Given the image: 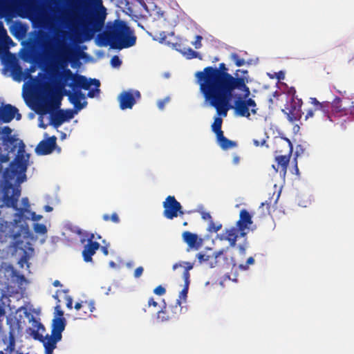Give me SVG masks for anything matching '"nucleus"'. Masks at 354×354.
<instances>
[{"label": "nucleus", "instance_id": "nucleus-1", "mask_svg": "<svg viewBox=\"0 0 354 354\" xmlns=\"http://www.w3.org/2000/svg\"><path fill=\"white\" fill-rule=\"evenodd\" d=\"M195 77L205 101L216 109L218 115H227L235 91L243 92L245 98L250 95L247 78L239 77L237 73L233 76L224 63H221L218 68L207 66L197 71Z\"/></svg>", "mask_w": 354, "mask_h": 354}, {"label": "nucleus", "instance_id": "nucleus-2", "mask_svg": "<svg viewBox=\"0 0 354 354\" xmlns=\"http://www.w3.org/2000/svg\"><path fill=\"white\" fill-rule=\"evenodd\" d=\"M3 179V185L2 187L1 201L3 205L8 208H12L17 212L14 214L13 222H8L4 220L0 221V232L1 236L5 237L17 239L21 235V230H15L19 225L28 218L26 213H30V203L27 197L21 199L22 207H18V201L21 196V187L15 179Z\"/></svg>", "mask_w": 354, "mask_h": 354}, {"label": "nucleus", "instance_id": "nucleus-3", "mask_svg": "<svg viewBox=\"0 0 354 354\" xmlns=\"http://www.w3.org/2000/svg\"><path fill=\"white\" fill-rule=\"evenodd\" d=\"M136 39L133 30L127 23L117 19L106 24L105 30L97 35L96 41L100 46H110L112 48L120 50L134 46Z\"/></svg>", "mask_w": 354, "mask_h": 354}, {"label": "nucleus", "instance_id": "nucleus-4", "mask_svg": "<svg viewBox=\"0 0 354 354\" xmlns=\"http://www.w3.org/2000/svg\"><path fill=\"white\" fill-rule=\"evenodd\" d=\"M79 7L86 14L82 23V35L85 41H90L104 26L106 8L102 0H80Z\"/></svg>", "mask_w": 354, "mask_h": 354}, {"label": "nucleus", "instance_id": "nucleus-5", "mask_svg": "<svg viewBox=\"0 0 354 354\" xmlns=\"http://www.w3.org/2000/svg\"><path fill=\"white\" fill-rule=\"evenodd\" d=\"M62 76L65 82L71 80L72 82L69 86L72 88L73 92L68 91L66 95L71 104L74 105L76 111H80L86 105V102H81V100L84 98V95L81 89L88 90L92 85L100 87V82L96 79H87L82 75L73 74L70 69H65L62 73Z\"/></svg>", "mask_w": 354, "mask_h": 354}, {"label": "nucleus", "instance_id": "nucleus-6", "mask_svg": "<svg viewBox=\"0 0 354 354\" xmlns=\"http://www.w3.org/2000/svg\"><path fill=\"white\" fill-rule=\"evenodd\" d=\"M31 321L32 322V326L37 328L36 330L32 331L33 337L35 339H38L41 342L45 348V354H52L53 350L56 348V344L59 342L62 338L57 337V335L51 333V335H48L44 337L42 335L39 333V331L45 330L44 326L41 323L37 320L35 317H32Z\"/></svg>", "mask_w": 354, "mask_h": 354}, {"label": "nucleus", "instance_id": "nucleus-7", "mask_svg": "<svg viewBox=\"0 0 354 354\" xmlns=\"http://www.w3.org/2000/svg\"><path fill=\"white\" fill-rule=\"evenodd\" d=\"M233 98L235 99L234 110L238 115L250 118V113L253 115L257 113L258 109L253 99L248 98V97L245 98L243 93L242 95L238 94L236 91L234 92V96L232 99Z\"/></svg>", "mask_w": 354, "mask_h": 354}, {"label": "nucleus", "instance_id": "nucleus-8", "mask_svg": "<svg viewBox=\"0 0 354 354\" xmlns=\"http://www.w3.org/2000/svg\"><path fill=\"white\" fill-rule=\"evenodd\" d=\"M279 146L281 149L277 148L276 152L279 153L285 152L286 154H280L275 157V161L277 163V169H276V171L280 169V172L285 175L287 171L290 156L292 153V144L288 138H285L279 143Z\"/></svg>", "mask_w": 354, "mask_h": 354}, {"label": "nucleus", "instance_id": "nucleus-9", "mask_svg": "<svg viewBox=\"0 0 354 354\" xmlns=\"http://www.w3.org/2000/svg\"><path fill=\"white\" fill-rule=\"evenodd\" d=\"M60 105V98L53 97L49 101L43 104L41 107V111L43 113H47L50 111L58 109L56 112L51 113L50 115L51 124L55 128L59 127L65 122L63 109H59Z\"/></svg>", "mask_w": 354, "mask_h": 354}, {"label": "nucleus", "instance_id": "nucleus-10", "mask_svg": "<svg viewBox=\"0 0 354 354\" xmlns=\"http://www.w3.org/2000/svg\"><path fill=\"white\" fill-rule=\"evenodd\" d=\"M228 248L221 249L218 252H214L212 255L199 252L196 254L198 262L202 264L205 263L209 268H214L221 264V260L223 259L224 263L229 264L228 258L226 255V252Z\"/></svg>", "mask_w": 354, "mask_h": 354}, {"label": "nucleus", "instance_id": "nucleus-11", "mask_svg": "<svg viewBox=\"0 0 354 354\" xmlns=\"http://www.w3.org/2000/svg\"><path fill=\"white\" fill-rule=\"evenodd\" d=\"M163 216L167 219H174L178 215L184 214L182 211L181 204L175 198L174 196H168L163 202Z\"/></svg>", "mask_w": 354, "mask_h": 354}, {"label": "nucleus", "instance_id": "nucleus-12", "mask_svg": "<svg viewBox=\"0 0 354 354\" xmlns=\"http://www.w3.org/2000/svg\"><path fill=\"white\" fill-rule=\"evenodd\" d=\"M303 102L301 99L297 98L292 95L290 104L286 109H283L282 111L287 115L288 120L294 122L299 120L302 116L301 106Z\"/></svg>", "mask_w": 354, "mask_h": 354}, {"label": "nucleus", "instance_id": "nucleus-13", "mask_svg": "<svg viewBox=\"0 0 354 354\" xmlns=\"http://www.w3.org/2000/svg\"><path fill=\"white\" fill-rule=\"evenodd\" d=\"M140 97L141 95L138 91L129 90L122 91L118 96L120 108L122 110L132 109L136 100Z\"/></svg>", "mask_w": 354, "mask_h": 354}, {"label": "nucleus", "instance_id": "nucleus-14", "mask_svg": "<svg viewBox=\"0 0 354 354\" xmlns=\"http://www.w3.org/2000/svg\"><path fill=\"white\" fill-rule=\"evenodd\" d=\"M87 243L84 246L82 250V257L85 262H91L92 257L95 254L96 251L100 248V244L95 241V235L93 233L86 234Z\"/></svg>", "mask_w": 354, "mask_h": 354}, {"label": "nucleus", "instance_id": "nucleus-15", "mask_svg": "<svg viewBox=\"0 0 354 354\" xmlns=\"http://www.w3.org/2000/svg\"><path fill=\"white\" fill-rule=\"evenodd\" d=\"M19 110L11 104H6L0 109V120L5 123L11 122L15 117L17 120L21 118V115L18 113Z\"/></svg>", "mask_w": 354, "mask_h": 354}, {"label": "nucleus", "instance_id": "nucleus-16", "mask_svg": "<svg viewBox=\"0 0 354 354\" xmlns=\"http://www.w3.org/2000/svg\"><path fill=\"white\" fill-rule=\"evenodd\" d=\"M252 223V216L245 209L240 211L239 219L237 221L236 227L240 231V236H245L247 234L246 230Z\"/></svg>", "mask_w": 354, "mask_h": 354}, {"label": "nucleus", "instance_id": "nucleus-17", "mask_svg": "<svg viewBox=\"0 0 354 354\" xmlns=\"http://www.w3.org/2000/svg\"><path fill=\"white\" fill-rule=\"evenodd\" d=\"M56 137L52 136L39 142L35 148L37 155H47L53 152L56 146Z\"/></svg>", "mask_w": 354, "mask_h": 354}, {"label": "nucleus", "instance_id": "nucleus-18", "mask_svg": "<svg viewBox=\"0 0 354 354\" xmlns=\"http://www.w3.org/2000/svg\"><path fill=\"white\" fill-rule=\"evenodd\" d=\"M183 241L188 245L190 248L198 250L203 245V240L199 238L196 234L185 231L183 233Z\"/></svg>", "mask_w": 354, "mask_h": 354}, {"label": "nucleus", "instance_id": "nucleus-19", "mask_svg": "<svg viewBox=\"0 0 354 354\" xmlns=\"http://www.w3.org/2000/svg\"><path fill=\"white\" fill-rule=\"evenodd\" d=\"M330 113L339 117L348 114V109L343 104L342 100L336 97L332 102H330Z\"/></svg>", "mask_w": 354, "mask_h": 354}, {"label": "nucleus", "instance_id": "nucleus-20", "mask_svg": "<svg viewBox=\"0 0 354 354\" xmlns=\"http://www.w3.org/2000/svg\"><path fill=\"white\" fill-rule=\"evenodd\" d=\"M240 236V231L236 227L225 228L222 235L221 239L227 241L230 246L234 248L236 246L237 238Z\"/></svg>", "mask_w": 354, "mask_h": 354}, {"label": "nucleus", "instance_id": "nucleus-21", "mask_svg": "<svg viewBox=\"0 0 354 354\" xmlns=\"http://www.w3.org/2000/svg\"><path fill=\"white\" fill-rule=\"evenodd\" d=\"M66 325V320L64 317H55L53 319L51 333L57 337H62V332Z\"/></svg>", "mask_w": 354, "mask_h": 354}, {"label": "nucleus", "instance_id": "nucleus-22", "mask_svg": "<svg viewBox=\"0 0 354 354\" xmlns=\"http://www.w3.org/2000/svg\"><path fill=\"white\" fill-rule=\"evenodd\" d=\"M13 9L12 6L5 1L0 0V18L12 17Z\"/></svg>", "mask_w": 354, "mask_h": 354}, {"label": "nucleus", "instance_id": "nucleus-23", "mask_svg": "<svg viewBox=\"0 0 354 354\" xmlns=\"http://www.w3.org/2000/svg\"><path fill=\"white\" fill-rule=\"evenodd\" d=\"M75 309L77 311H80L82 308L88 310L90 313H93L95 308V304L93 301H82L81 302H77L75 304Z\"/></svg>", "mask_w": 354, "mask_h": 354}, {"label": "nucleus", "instance_id": "nucleus-24", "mask_svg": "<svg viewBox=\"0 0 354 354\" xmlns=\"http://www.w3.org/2000/svg\"><path fill=\"white\" fill-rule=\"evenodd\" d=\"M320 104H322V107L319 106H314L315 111H321L323 114V116L326 118L327 119L332 120L331 116L330 115V102H323Z\"/></svg>", "mask_w": 354, "mask_h": 354}, {"label": "nucleus", "instance_id": "nucleus-25", "mask_svg": "<svg viewBox=\"0 0 354 354\" xmlns=\"http://www.w3.org/2000/svg\"><path fill=\"white\" fill-rule=\"evenodd\" d=\"M220 147L224 149H228L236 147L237 144L236 142L227 139L226 137L221 142H218Z\"/></svg>", "mask_w": 354, "mask_h": 354}, {"label": "nucleus", "instance_id": "nucleus-26", "mask_svg": "<svg viewBox=\"0 0 354 354\" xmlns=\"http://www.w3.org/2000/svg\"><path fill=\"white\" fill-rule=\"evenodd\" d=\"M183 55L186 56L187 59L199 58L200 59H202L199 53L191 48H188L185 52H183Z\"/></svg>", "mask_w": 354, "mask_h": 354}, {"label": "nucleus", "instance_id": "nucleus-27", "mask_svg": "<svg viewBox=\"0 0 354 354\" xmlns=\"http://www.w3.org/2000/svg\"><path fill=\"white\" fill-rule=\"evenodd\" d=\"M189 286L187 284H185L183 290L180 291L179 294V299L176 300V305L179 306L181 305V299L186 300L187 293H188Z\"/></svg>", "mask_w": 354, "mask_h": 354}, {"label": "nucleus", "instance_id": "nucleus-28", "mask_svg": "<svg viewBox=\"0 0 354 354\" xmlns=\"http://www.w3.org/2000/svg\"><path fill=\"white\" fill-rule=\"evenodd\" d=\"M230 59L234 62L236 66H242L245 64L244 59L241 58L240 56L235 53L230 55Z\"/></svg>", "mask_w": 354, "mask_h": 354}, {"label": "nucleus", "instance_id": "nucleus-29", "mask_svg": "<svg viewBox=\"0 0 354 354\" xmlns=\"http://www.w3.org/2000/svg\"><path fill=\"white\" fill-rule=\"evenodd\" d=\"M222 123H223L222 118L220 117H216L214 118V121L213 124H212V131L216 132V131L222 130L221 129Z\"/></svg>", "mask_w": 354, "mask_h": 354}, {"label": "nucleus", "instance_id": "nucleus-30", "mask_svg": "<svg viewBox=\"0 0 354 354\" xmlns=\"http://www.w3.org/2000/svg\"><path fill=\"white\" fill-rule=\"evenodd\" d=\"M102 218L105 221H111L114 223H118L120 222V218L117 213L114 212L111 214V216H109V214H104L102 216Z\"/></svg>", "mask_w": 354, "mask_h": 354}, {"label": "nucleus", "instance_id": "nucleus-31", "mask_svg": "<svg viewBox=\"0 0 354 354\" xmlns=\"http://www.w3.org/2000/svg\"><path fill=\"white\" fill-rule=\"evenodd\" d=\"M222 227L221 223H214V222L212 221H210V222L208 224L207 230L209 232H217L218 230H220Z\"/></svg>", "mask_w": 354, "mask_h": 354}, {"label": "nucleus", "instance_id": "nucleus-32", "mask_svg": "<svg viewBox=\"0 0 354 354\" xmlns=\"http://www.w3.org/2000/svg\"><path fill=\"white\" fill-rule=\"evenodd\" d=\"M193 266H194L193 263H192L190 262H183V263H176L173 266V269L176 270L179 267H184L185 270L189 271L190 270H192L193 268Z\"/></svg>", "mask_w": 354, "mask_h": 354}, {"label": "nucleus", "instance_id": "nucleus-33", "mask_svg": "<svg viewBox=\"0 0 354 354\" xmlns=\"http://www.w3.org/2000/svg\"><path fill=\"white\" fill-rule=\"evenodd\" d=\"M34 230L37 233H39L41 234H46L47 232V228L46 225L44 224H35Z\"/></svg>", "mask_w": 354, "mask_h": 354}, {"label": "nucleus", "instance_id": "nucleus-34", "mask_svg": "<svg viewBox=\"0 0 354 354\" xmlns=\"http://www.w3.org/2000/svg\"><path fill=\"white\" fill-rule=\"evenodd\" d=\"M77 112V111H74L73 109L63 110L65 121L72 119L74 117L75 113Z\"/></svg>", "mask_w": 354, "mask_h": 354}, {"label": "nucleus", "instance_id": "nucleus-35", "mask_svg": "<svg viewBox=\"0 0 354 354\" xmlns=\"http://www.w3.org/2000/svg\"><path fill=\"white\" fill-rule=\"evenodd\" d=\"M166 307H164V309L160 310L158 312V319L161 320L162 322L167 321L169 319V317L167 315Z\"/></svg>", "mask_w": 354, "mask_h": 354}, {"label": "nucleus", "instance_id": "nucleus-36", "mask_svg": "<svg viewBox=\"0 0 354 354\" xmlns=\"http://www.w3.org/2000/svg\"><path fill=\"white\" fill-rule=\"evenodd\" d=\"M111 64L113 67H118L121 65L122 61L117 55H114L111 59Z\"/></svg>", "mask_w": 354, "mask_h": 354}, {"label": "nucleus", "instance_id": "nucleus-37", "mask_svg": "<svg viewBox=\"0 0 354 354\" xmlns=\"http://www.w3.org/2000/svg\"><path fill=\"white\" fill-rule=\"evenodd\" d=\"M153 292L157 295L162 296L165 294L166 290L163 286L160 285L153 290Z\"/></svg>", "mask_w": 354, "mask_h": 354}, {"label": "nucleus", "instance_id": "nucleus-38", "mask_svg": "<svg viewBox=\"0 0 354 354\" xmlns=\"http://www.w3.org/2000/svg\"><path fill=\"white\" fill-rule=\"evenodd\" d=\"M1 133H3V137H11L12 129L8 126H6L2 129Z\"/></svg>", "mask_w": 354, "mask_h": 354}, {"label": "nucleus", "instance_id": "nucleus-39", "mask_svg": "<svg viewBox=\"0 0 354 354\" xmlns=\"http://www.w3.org/2000/svg\"><path fill=\"white\" fill-rule=\"evenodd\" d=\"M80 311L78 313L80 319H85L86 317H89L91 313L88 310H85V308H82Z\"/></svg>", "mask_w": 354, "mask_h": 354}, {"label": "nucleus", "instance_id": "nucleus-40", "mask_svg": "<svg viewBox=\"0 0 354 354\" xmlns=\"http://www.w3.org/2000/svg\"><path fill=\"white\" fill-rule=\"evenodd\" d=\"M189 277H190L189 271L184 270L183 273V278L184 279L185 284H187V286L189 285Z\"/></svg>", "mask_w": 354, "mask_h": 354}, {"label": "nucleus", "instance_id": "nucleus-41", "mask_svg": "<svg viewBox=\"0 0 354 354\" xmlns=\"http://www.w3.org/2000/svg\"><path fill=\"white\" fill-rule=\"evenodd\" d=\"M202 37L200 36V35H197L196 37V40L194 42H192V44L195 46L196 48H200L202 46V44H201V40H202Z\"/></svg>", "mask_w": 354, "mask_h": 354}, {"label": "nucleus", "instance_id": "nucleus-42", "mask_svg": "<svg viewBox=\"0 0 354 354\" xmlns=\"http://www.w3.org/2000/svg\"><path fill=\"white\" fill-rule=\"evenodd\" d=\"M143 270L144 269L142 266L138 267L134 271V277L139 278L142 274Z\"/></svg>", "mask_w": 354, "mask_h": 354}, {"label": "nucleus", "instance_id": "nucleus-43", "mask_svg": "<svg viewBox=\"0 0 354 354\" xmlns=\"http://www.w3.org/2000/svg\"><path fill=\"white\" fill-rule=\"evenodd\" d=\"M98 88L99 87L95 86V89L90 90L87 93V96L88 97H93L96 93L98 94L100 93V89Z\"/></svg>", "mask_w": 354, "mask_h": 354}, {"label": "nucleus", "instance_id": "nucleus-44", "mask_svg": "<svg viewBox=\"0 0 354 354\" xmlns=\"http://www.w3.org/2000/svg\"><path fill=\"white\" fill-rule=\"evenodd\" d=\"M201 217L203 219L208 221L209 223L210 222V221L213 220L209 212H203L201 213Z\"/></svg>", "mask_w": 354, "mask_h": 354}, {"label": "nucleus", "instance_id": "nucleus-45", "mask_svg": "<svg viewBox=\"0 0 354 354\" xmlns=\"http://www.w3.org/2000/svg\"><path fill=\"white\" fill-rule=\"evenodd\" d=\"M214 133H216L218 142H221L222 140H223L225 138V136L223 135V131L222 130L216 131Z\"/></svg>", "mask_w": 354, "mask_h": 354}, {"label": "nucleus", "instance_id": "nucleus-46", "mask_svg": "<svg viewBox=\"0 0 354 354\" xmlns=\"http://www.w3.org/2000/svg\"><path fill=\"white\" fill-rule=\"evenodd\" d=\"M69 53L68 50H63L62 51V53H61V59L63 60L64 62V64H66V62H67V59H68V55Z\"/></svg>", "mask_w": 354, "mask_h": 354}, {"label": "nucleus", "instance_id": "nucleus-47", "mask_svg": "<svg viewBox=\"0 0 354 354\" xmlns=\"http://www.w3.org/2000/svg\"><path fill=\"white\" fill-rule=\"evenodd\" d=\"M310 102L314 106H319V107H322V104H320L321 102H319L315 97H310Z\"/></svg>", "mask_w": 354, "mask_h": 354}, {"label": "nucleus", "instance_id": "nucleus-48", "mask_svg": "<svg viewBox=\"0 0 354 354\" xmlns=\"http://www.w3.org/2000/svg\"><path fill=\"white\" fill-rule=\"evenodd\" d=\"M66 307L69 309H72L73 308V299L68 296L66 297Z\"/></svg>", "mask_w": 354, "mask_h": 354}, {"label": "nucleus", "instance_id": "nucleus-49", "mask_svg": "<svg viewBox=\"0 0 354 354\" xmlns=\"http://www.w3.org/2000/svg\"><path fill=\"white\" fill-rule=\"evenodd\" d=\"M315 111L314 110H313V109H309V110L307 111V113H306V115H305V120H308V118L313 117V115H314V113H315Z\"/></svg>", "mask_w": 354, "mask_h": 354}, {"label": "nucleus", "instance_id": "nucleus-50", "mask_svg": "<svg viewBox=\"0 0 354 354\" xmlns=\"http://www.w3.org/2000/svg\"><path fill=\"white\" fill-rule=\"evenodd\" d=\"M238 248H239V252L241 254H245V251H246V245H245V244L239 245L238 246Z\"/></svg>", "mask_w": 354, "mask_h": 354}, {"label": "nucleus", "instance_id": "nucleus-51", "mask_svg": "<svg viewBox=\"0 0 354 354\" xmlns=\"http://www.w3.org/2000/svg\"><path fill=\"white\" fill-rule=\"evenodd\" d=\"M148 306H153V307H157L158 306V303L154 300L153 298H150L148 301Z\"/></svg>", "mask_w": 354, "mask_h": 354}, {"label": "nucleus", "instance_id": "nucleus-52", "mask_svg": "<svg viewBox=\"0 0 354 354\" xmlns=\"http://www.w3.org/2000/svg\"><path fill=\"white\" fill-rule=\"evenodd\" d=\"M240 162V157L237 154H234L232 158V162L234 165H238Z\"/></svg>", "mask_w": 354, "mask_h": 354}, {"label": "nucleus", "instance_id": "nucleus-53", "mask_svg": "<svg viewBox=\"0 0 354 354\" xmlns=\"http://www.w3.org/2000/svg\"><path fill=\"white\" fill-rule=\"evenodd\" d=\"M5 313H6L5 309L3 308V307L0 306V317H3L5 315ZM0 325H1V330H3V326H2L1 319H0ZM2 331L3 332V330H2Z\"/></svg>", "mask_w": 354, "mask_h": 354}, {"label": "nucleus", "instance_id": "nucleus-54", "mask_svg": "<svg viewBox=\"0 0 354 354\" xmlns=\"http://www.w3.org/2000/svg\"><path fill=\"white\" fill-rule=\"evenodd\" d=\"M166 102H167V100H165L158 101V108L160 109H163Z\"/></svg>", "mask_w": 354, "mask_h": 354}, {"label": "nucleus", "instance_id": "nucleus-55", "mask_svg": "<svg viewBox=\"0 0 354 354\" xmlns=\"http://www.w3.org/2000/svg\"><path fill=\"white\" fill-rule=\"evenodd\" d=\"M239 268L241 270H247L249 268V265H248L246 263L245 264H240L239 265Z\"/></svg>", "mask_w": 354, "mask_h": 354}, {"label": "nucleus", "instance_id": "nucleus-56", "mask_svg": "<svg viewBox=\"0 0 354 354\" xmlns=\"http://www.w3.org/2000/svg\"><path fill=\"white\" fill-rule=\"evenodd\" d=\"M4 32H5V35H6V37H5V39H4V41L6 44L12 43V39L8 35H7L6 32L5 30H4Z\"/></svg>", "mask_w": 354, "mask_h": 354}, {"label": "nucleus", "instance_id": "nucleus-57", "mask_svg": "<svg viewBox=\"0 0 354 354\" xmlns=\"http://www.w3.org/2000/svg\"><path fill=\"white\" fill-rule=\"evenodd\" d=\"M166 38H167V35H166L165 32H160V37H159V39H160L161 42L165 41L166 39Z\"/></svg>", "mask_w": 354, "mask_h": 354}, {"label": "nucleus", "instance_id": "nucleus-58", "mask_svg": "<svg viewBox=\"0 0 354 354\" xmlns=\"http://www.w3.org/2000/svg\"><path fill=\"white\" fill-rule=\"evenodd\" d=\"M246 263H247L248 265H249V266H250V265H252V264H254V258H253L252 257H249V258L247 259Z\"/></svg>", "mask_w": 354, "mask_h": 354}, {"label": "nucleus", "instance_id": "nucleus-59", "mask_svg": "<svg viewBox=\"0 0 354 354\" xmlns=\"http://www.w3.org/2000/svg\"><path fill=\"white\" fill-rule=\"evenodd\" d=\"M32 218L34 221H38V220H39L41 218V216H36L35 212L32 213Z\"/></svg>", "mask_w": 354, "mask_h": 354}, {"label": "nucleus", "instance_id": "nucleus-60", "mask_svg": "<svg viewBox=\"0 0 354 354\" xmlns=\"http://www.w3.org/2000/svg\"><path fill=\"white\" fill-rule=\"evenodd\" d=\"M101 250L104 255H108L109 251L106 247L102 246L101 247Z\"/></svg>", "mask_w": 354, "mask_h": 354}, {"label": "nucleus", "instance_id": "nucleus-61", "mask_svg": "<svg viewBox=\"0 0 354 354\" xmlns=\"http://www.w3.org/2000/svg\"><path fill=\"white\" fill-rule=\"evenodd\" d=\"M264 142H265V140H263V142L261 144L257 140H253V143L256 147H258L259 145H263Z\"/></svg>", "mask_w": 354, "mask_h": 354}, {"label": "nucleus", "instance_id": "nucleus-62", "mask_svg": "<svg viewBox=\"0 0 354 354\" xmlns=\"http://www.w3.org/2000/svg\"><path fill=\"white\" fill-rule=\"evenodd\" d=\"M53 285L55 287H59V286H62V283H60V281H58V280H55V281L53 282Z\"/></svg>", "mask_w": 354, "mask_h": 354}, {"label": "nucleus", "instance_id": "nucleus-63", "mask_svg": "<svg viewBox=\"0 0 354 354\" xmlns=\"http://www.w3.org/2000/svg\"><path fill=\"white\" fill-rule=\"evenodd\" d=\"M44 209L47 212H50L53 211V207L49 205L44 206Z\"/></svg>", "mask_w": 354, "mask_h": 354}, {"label": "nucleus", "instance_id": "nucleus-64", "mask_svg": "<svg viewBox=\"0 0 354 354\" xmlns=\"http://www.w3.org/2000/svg\"><path fill=\"white\" fill-rule=\"evenodd\" d=\"M57 315L59 316L58 317H63L64 312L62 310H57Z\"/></svg>", "mask_w": 354, "mask_h": 354}]
</instances>
